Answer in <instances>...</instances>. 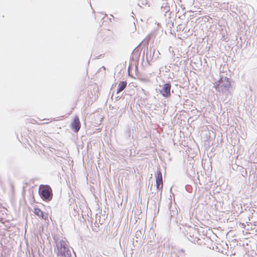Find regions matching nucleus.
<instances>
[{
	"mask_svg": "<svg viewBox=\"0 0 257 257\" xmlns=\"http://www.w3.org/2000/svg\"><path fill=\"white\" fill-rule=\"evenodd\" d=\"M185 235L186 237L192 243L201 244V240L198 238L199 235V230L195 227L188 226L185 230Z\"/></svg>",
	"mask_w": 257,
	"mask_h": 257,
	"instance_id": "obj_3",
	"label": "nucleus"
},
{
	"mask_svg": "<svg viewBox=\"0 0 257 257\" xmlns=\"http://www.w3.org/2000/svg\"><path fill=\"white\" fill-rule=\"evenodd\" d=\"M155 178L157 189L162 190L163 186L162 174L159 168H158L157 173L155 174Z\"/></svg>",
	"mask_w": 257,
	"mask_h": 257,
	"instance_id": "obj_8",
	"label": "nucleus"
},
{
	"mask_svg": "<svg viewBox=\"0 0 257 257\" xmlns=\"http://www.w3.org/2000/svg\"><path fill=\"white\" fill-rule=\"evenodd\" d=\"M171 83L170 82H168L162 86V88L160 91V93L163 97L167 98L171 95Z\"/></svg>",
	"mask_w": 257,
	"mask_h": 257,
	"instance_id": "obj_7",
	"label": "nucleus"
},
{
	"mask_svg": "<svg viewBox=\"0 0 257 257\" xmlns=\"http://www.w3.org/2000/svg\"><path fill=\"white\" fill-rule=\"evenodd\" d=\"M176 8V5L172 1L163 0L161 7V13L164 14L174 10Z\"/></svg>",
	"mask_w": 257,
	"mask_h": 257,
	"instance_id": "obj_6",
	"label": "nucleus"
},
{
	"mask_svg": "<svg viewBox=\"0 0 257 257\" xmlns=\"http://www.w3.org/2000/svg\"><path fill=\"white\" fill-rule=\"evenodd\" d=\"M178 253L179 255H187V254L186 252V250L183 248H180L178 249Z\"/></svg>",
	"mask_w": 257,
	"mask_h": 257,
	"instance_id": "obj_16",
	"label": "nucleus"
},
{
	"mask_svg": "<svg viewBox=\"0 0 257 257\" xmlns=\"http://www.w3.org/2000/svg\"><path fill=\"white\" fill-rule=\"evenodd\" d=\"M34 212L37 216L42 219H46L48 218V214L45 212L42 211L39 208H34Z\"/></svg>",
	"mask_w": 257,
	"mask_h": 257,
	"instance_id": "obj_11",
	"label": "nucleus"
},
{
	"mask_svg": "<svg viewBox=\"0 0 257 257\" xmlns=\"http://www.w3.org/2000/svg\"><path fill=\"white\" fill-rule=\"evenodd\" d=\"M180 257H189L188 255H180Z\"/></svg>",
	"mask_w": 257,
	"mask_h": 257,
	"instance_id": "obj_19",
	"label": "nucleus"
},
{
	"mask_svg": "<svg viewBox=\"0 0 257 257\" xmlns=\"http://www.w3.org/2000/svg\"><path fill=\"white\" fill-rule=\"evenodd\" d=\"M145 53V51L144 50V54H143V57H144Z\"/></svg>",
	"mask_w": 257,
	"mask_h": 257,
	"instance_id": "obj_20",
	"label": "nucleus"
},
{
	"mask_svg": "<svg viewBox=\"0 0 257 257\" xmlns=\"http://www.w3.org/2000/svg\"><path fill=\"white\" fill-rule=\"evenodd\" d=\"M81 123L79 117L78 116H75L71 123V129L74 133H77L79 131Z\"/></svg>",
	"mask_w": 257,
	"mask_h": 257,
	"instance_id": "obj_9",
	"label": "nucleus"
},
{
	"mask_svg": "<svg viewBox=\"0 0 257 257\" xmlns=\"http://www.w3.org/2000/svg\"><path fill=\"white\" fill-rule=\"evenodd\" d=\"M141 51L137 47L132 52L131 56V60L133 61H137L139 63V57L140 56Z\"/></svg>",
	"mask_w": 257,
	"mask_h": 257,
	"instance_id": "obj_10",
	"label": "nucleus"
},
{
	"mask_svg": "<svg viewBox=\"0 0 257 257\" xmlns=\"http://www.w3.org/2000/svg\"><path fill=\"white\" fill-rule=\"evenodd\" d=\"M166 26L172 29L174 27V22L175 21L174 17H170L169 19H165Z\"/></svg>",
	"mask_w": 257,
	"mask_h": 257,
	"instance_id": "obj_12",
	"label": "nucleus"
},
{
	"mask_svg": "<svg viewBox=\"0 0 257 257\" xmlns=\"http://www.w3.org/2000/svg\"><path fill=\"white\" fill-rule=\"evenodd\" d=\"M139 233L141 234V231H137L136 235H139Z\"/></svg>",
	"mask_w": 257,
	"mask_h": 257,
	"instance_id": "obj_18",
	"label": "nucleus"
},
{
	"mask_svg": "<svg viewBox=\"0 0 257 257\" xmlns=\"http://www.w3.org/2000/svg\"><path fill=\"white\" fill-rule=\"evenodd\" d=\"M39 194L40 197L46 202H49L53 197L52 190L48 185H40L39 188Z\"/></svg>",
	"mask_w": 257,
	"mask_h": 257,
	"instance_id": "obj_4",
	"label": "nucleus"
},
{
	"mask_svg": "<svg viewBox=\"0 0 257 257\" xmlns=\"http://www.w3.org/2000/svg\"><path fill=\"white\" fill-rule=\"evenodd\" d=\"M71 249L66 240L61 239L60 241L55 240V248L54 252L58 257H71Z\"/></svg>",
	"mask_w": 257,
	"mask_h": 257,
	"instance_id": "obj_1",
	"label": "nucleus"
},
{
	"mask_svg": "<svg viewBox=\"0 0 257 257\" xmlns=\"http://www.w3.org/2000/svg\"><path fill=\"white\" fill-rule=\"evenodd\" d=\"M126 85H127V82L126 81H120L118 84L116 93H118L120 92L123 90L125 89V88L126 87Z\"/></svg>",
	"mask_w": 257,
	"mask_h": 257,
	"instance_id": "obj_13",
	"label": "nucleus"
},
{
	"mask_svg": "<svg viewBox=\"0 0 257 257\" xmlns=\"http://www.w3.org/2000/svg\"><path fill=\"white\" fill-rule=\"evenodd\" d=\"M131 135V131L130 129H128L125 132V135L126 137L129 138Z\"/></svg>",
	"mask_w": 257,
	"mask_h": 257,
	"instance_id": "obj_17",
	"label": "nucleus"
},
{
	"mask_svg": "<svg viewBox=\"0 0 257 257\" xmlns=\"http://www.w3.org/2000/svg\"><path fill=\"white\" fill-rule=\"evenodd\" d=\"M173 11L174 10H172V11L168 12L166 13L163 14L164 15L165 19H169V18H170V17H174V15Z\"/></svg>",
	"mask_w": 257,
	"mask_h": 257,
	"instance_id": "obj_15",
	"label": "nucleus"
},
{
	"mask_svg": "<svg viewBox=\"0 0 257 257\" xmlns=\"http://www.w3.org/2000/svg\"><path fill=\"white\" fill-rule=\"evenodd\" d=\"M172 205V202L170 201L168 204V207L170 211L169 215H170L171 217L174 216L177 213V210L176 209V208H175V210H173L171 209Z\"/></svg>",
	"mask_w": 257,
	"mask_h": 257,
	"instance_id": "obj_14",
	"label": "nucleus"
},
{
	"mask_svg": "<svg viewBox=\"0 0 257 257\" xmlns=\"http://www.w3.org/2000/svg\"><path fill=\"white\" fill-rule=\"evenodd\" d=\"M152 186H153V185H151V189H152Z\"/></svg>",
	"mask_w": 257,
	"mask_h": 257,
	"instance_id": "obj_21",
	"label": "nucleus"
},
{
	"mask_svg": "<svg viewBox=\"0 0 257 257\" xmlns=\"http://www.w3.org/2000/svg\"><path fill=\"white\" fill-rule=\"evenodd\" d=\"M231 81L232 80L228 77H220L216 82L214 87L217 91L227 96L231 93Z\"/></svg>",
	"mask_w": 257,
	"mask_h": 257,
	"instance_id": "obj_2",
	"label": "nucleus"
},
{
	"mask_svg": "<svg viewBox=\"0 0 257 257\" xmlns=\"http://www.w3.org/2000/svg\"><path fill=\"white\" fill-rule=\"evenodd\" d=\"M160 54L158 50H156L154 48L150 47L149 49L147 47L146 52V59L148 63H150L152 61L157 60Z\"/></svg>",
	"mask_w": 257,
	"mask_h": 257,
	"instance_id": "obj_5",
	"label": "nucleus"
}]
</instances>
